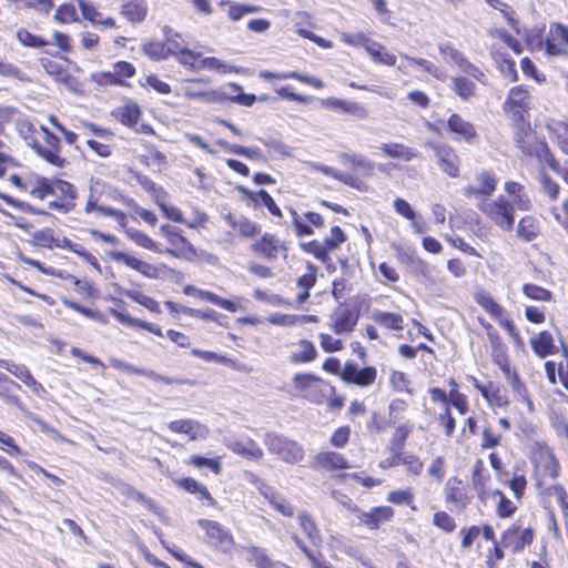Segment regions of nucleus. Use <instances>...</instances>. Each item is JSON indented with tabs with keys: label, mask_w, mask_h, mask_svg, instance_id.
<instances>
[{
	"label": "nucleus",
	"mask_w": 568,
	"mask_h": 568,
	"mask_svg": "<svg viewBox=\"0 0 568 568\" xmlns=\"http://www.w3.org/2000/svg\"><path fill=\"white\" fill-rule=\"evenodd\" d=\"M179 485L184 488L186 491L197 495L199 499H205L209 501L211 506H215L216 501L211 496L207 488L201 483L196 481L193 478H184L179 481Z\"/></svg>",
	"instance_id": "de8ad7c7"
},
{
	"label": "nucleus",
	"mask_w": 568,
	"mask_h": 568,
	"mask_svg": "<svg viewBox=\"0 0 568 568\" xmlns=\"http://www.w3.org/2000/svg\"><path fill=\"white\" fill-rule=\"evenodd\" d=\"M478 210L498 229L510 232L515 225L516 205L511 204L504 195L497 199H483L477 203Z\"/></svg>",
	"instance_id": "7ed1b4c3"
},
{
	"label": "nucleus",
	"mask_w": 568,
	"mask_h": 568,
	"mask_svg": "<svg viewBox=\"0 0 568 568\" xmlns=\"http://www.w3.org/2000/svg\"><path fill=\"white\" fill-rule=\"evenodd\" d=\"M199 526L205 531L206 542L210 546L223 552H229L232 549L234 545L233 536L221 524L214 520L201 519Z\"/></svg>",
	"instance_id": "0eeeda50"
},
{
	"label": "nucleus",
	"mask_w": 568,
	"mask_h": 568,
	"mask_svg": "<svg viewBox=\"0 0 568 568\" xmlns=\"http://www.w3.org/2000/svg\"><path fill=\"white\" fill-rule=\"evenodd\" d=\"M160 234L165 237L171 245L168 252L183 256L195 254L194 246L179 232L178 227L163 224L160 227Z\"/></svg>",
	"instance_id": "dca6fc26"
},
{
	"label": "nucleus",
	"mask_w": 568,
	"mask_h": 568,
	"mask_svg": "<svg viewBox=\"0 0 568 568\" xmlns=\"http://www.w3.org/2000/svg\"><path fill=\"white\" fill-rule=\"evenodd\" d=\"M311 467L318 470L334 471L348 469L351 465L343 454L323 449L315 455Z\"/></svg>",
	"instance_id": "2eb2a0df"
},
{
	"label": "nucleus",
	"mask_w": 568,
	"mask_h": 568,
	"mask_svg": "<svg viewBox=\"0 0 568 568\" xmlns=\"http://www.w3.org/2000/svg\"><path fill=\"white\" fill-rule=\"evenodd\" d=\"M508 381L509 385L511 387V390L515 395V398L519 402H523L527 405L529 412L534 410V404L529 398V393L525 384L520 381L517 373H509L508 372Z\"/></svg>",
	"instance_id": "c03bdc74"
},
{
	"label": "nucleus",
	"mask_w": 568,
	"mask_h": 568,
	"mask_svg": "<svg viewBox=\"0 0 568 568\" xmlns=\"http://www.w3.org/2000/svg\"><path fill=\"white\" fill-rule=\"evenodd\" d=\"M90 79L100 87H115L124 84V81H118V77L113 71L95 72L91 74Z\"/></svg>",
	"instance_id": "680f3d73"
},
{
	"label": "nucleus",
	"mask_w": 568,
	"mask_h": 568,
	"mask_svg": "<svg viewBox=\"0 0 568 568\" xmlns=\"http://www.w3.org/2000/svg\"><path fill=\"white\" fill-rule=\"evenodd\" d=\"M473 385L480 392L481 396L491 407H505L508 405L507 396L501 392L500 387L488 383L481 385L475 377H471Z\"/></svg>",
	"instance_id": "a878e982"
},
{
	"label": "nucleus",
	"mask_w": 568,
	"mask_h": 568,
	"mask_svg": "<svg viewBox=\"0 0 568 568\" xmlns=\"http://www.w3.org/2000/svg\"><path fill=\"white\" fill-rule=\"evenodd\" d=\"M292 223L297 236H310L313 234V229L308 225L305 213L298 214L295 210H290Z\"/></svg>",
	"instance_id": "052dcab7"
},
{
	"label": "nucleus",
	"mask_w": 568,
	"mask_h": 568,
	"mask_svg": "<svg viewBox=\"0 0 568 568\" xmlns=\"http://www.w3.org/2000/svg\"><path fill=\"white\" fill-rule=\"evenodd\" d=\"M197 297L207 302H211L215 305H217L221 308H224L231 313H235L239 310H241V305L234 301H229L225 298L220 297L213 292L201 290L197 292Z\"/></svg>",
	"instance_id": "8fccbe9b"
},
{
	"label": "nucleus",
	"mask_w": 568,
	"mask_h": 568,
	"mask_svg": "<svg viewBox=\"0 0 568 568\" xmlns=\"http://www.w3.org/2000/svg\"><path fill=\"white\" fill-rule=\"evenodd\" d=\"M530 344L535 354L541 358L554 354L556 349L552 335L547 331H542L532 337Z\"/></svg>",
	"instance_id": "e433bc0d"
},
{
	"label": "nucleus",
	"mask_w": 568,
	"mask_h": 568,
	"mask_svg": "<svg viewBox=\"0 0 568 568\" xmlns=\"http://www.w3.org/2000/svg\"><path fill=\"white\" fill-rule=\"evenodd\" d=\"M263 443L270 454L288 465L300 464L305 458L304 446L283 434L267 432L264 435Z\"/></svg>",
	"instance_id": "f03ea898"
},
{
	"label": "nucleus",
	"mask_w": 568,
	"mask_h": 568,
	"mask_svg": "<svg viewBox=\"0 0 568 568\" xmlns=\"http://www.w3.org/2000/svg\"><path fill=\"white\" fill-rule=\"evenodd\" d=\"M453 90L463 100H468L476 92V85L473 81L464 77L453 78Z\"/></svg>",
	"instance_id": "864d4df0"
},
{
	"label": "nucleus",
	"mask_w": 568,
	"mask_h": 568,
	"mask_svg": "<svg viewBox=\"0 0 568 568\" xmlns=\"http://www.w3.org/2000/svg\"><path fill=\"white\" fill-rule=\"evenodd\" d=\"M296 394L311 403L322 404L334 393V387L310 373H297L292 378Z\"/></svg>",
	"instance_id": "20e7f679"
},
{
	"label": "nucleus",
	"mask_w": 568,
	"mask_h": 568,
	"mask_svg": "<svg viewBox=\"0 0 568 568\" xmlns=\"http://www.w3.org/2000/svg\"><path fill=\"white\" fill-rule=\"evenodd\" d=\"M521 291L527 298L536 302H550L554 297L549 290L532 283L524 284Z\"/></svg>",
	"instance_id": "3c124183"
},
{
	"label": "nucleus",
	"mask_w": 568,
	"mask_h": 568,
	"mask_svg": "<svg viewBox=\"0 0 568 568\" xmlns=\"http://www.w3.org/2000/svg\"><path fill=\"white\" fill-rule=\"evenodd\" d=\"M496 176L487 171L480 172L476 178V183L467 186L464 194L468 199L481 201L488 199L496 190Z\"/></svg>",
	"instance_id": "a211bd4d"
},
{
	"label": "nucleus",
	"mask_w": 568,
	"mask_h": 568,
	"mask_svg": "<svg viewBox=\"0 0 568 568\" xmlns=\"http://www.w3.org/2000/svg\"><path fill=\"white\" fill-rule=\"evenodd\" d=\"M447 128L456 141L473 142L476 138V130L473 123L465 120L457 113H453L447 121Z\"/></svg>",
	"instance_id": "4be33fe9"
},
{
	"label": "nucleus",
	"mask_w": 568,
	"mask_h": 568,
	"mask_svg": "<svg viewBox=\"0 0 568 568\" xmlns=\"http://www.w3.org/2000/svg\"><path fill=\"white\" fill-rule=\"evenodd\" d=\"M366 52L375 63L387 67L396 64V57L376 41L366 44Z\"/></svg>",
	"instance_id": "ea45409f"
},
{
	"label": "nucleus",
	"mask_w": 568,
	"mask_h": 568,
	"mask_svg": "<svg viewBox=\"0 0 568 568\" xmlns=\"http://www.w3.org/2000/svg\"><path fill=\"white\" fill-rule=\"evenodd\" d=\"M298 523L310 541L315 546H320L322 544V536L314 519L306 513H302L298 515Z\"/></svg>",
	"instance_id": "49530a36"
},
{
	"label": "nucleus",
	"mask_w": 568,
	"mask_h": 568,
	"mask_svg": "<svg viewBox=\"0 0 568 568\" xmlns=\"http://www.w3.org/2000/svg\"><path fill=\"white\" fill-rule=\"evenodd\" d=\"M225 220L232 230L242 237L252 239L261 232V226L244 215L227 214Z\"/></svg>",
	"instance_id": "393cba45"
},
{
	"label": "nucleus",
	"mask_w": 568,
	"mask_h": 568,
	"mask_svg": "<svg viewBox=\"0 0 568 568\" xmlns=\"http://www.w3.org/2000/svg\"><path fill=\"white\" fill-rule=\"evenodd\" d=\"M505 191L510 196L508 200L511 204L516 205L519 211H528L531 207V202L524 193V187L517 182L509 181L505 183Z\"/></svg>",
	"instance_id": "473e14b6"
},
{
	"label": "nucleus",
	"mask_w": 568,
	"mask_h": 568,
	"mask_svg": "<svg viewBox=\"0 0 568 568\" xmlns=\"http://www.w3.org/2000/svg\"><path fill=\"white\" fill-rule=\"evenodd\" d=\"M139 184L149 193L152 194L155 203L160 202L162 197H168L166 192L163 187L156 185L152 180L146 176L139 175L138 176Z\"/></svg>",
	"instance_id": "774afa93"
},
{
	"label": "nucleus",
	"mask_w": 568,
	"mask_h": 568,
	"mask_svg": "<svg viewBox=\"0 0 568 568\" xmlns=\"http://www.w3.org/2000/svg\"><path fill=\"white\" fill-rule=\"evenodd\" d=\"M19 134L23 138L27 144L32 149L37 141L40 139V132L37 131L34 125L29 121H20L17 124Z\"/></svg>",
	"instance_id": "bf43d9fd"
},
{
	"label": "nucleus",
	"mask_w": 568,
	"mask_h": 568,
	"mask_svg": "<svg viewBox=\"0 0 568 568\" xmlns=\"http://www.w3.org/2000/svg\"><path fill=\"white\" fill-rule=\"evenodd\" d=\"M433 149L440 169L452 178L458 176L459 159L454 149L447 145H434Z\"/></svg>",
	"instance_id": "5701e85b"
},
{
	"label": "nucleus",
	"mask_w": 568,
	"mask_h": 568,
	"mask_svg": "<svg viewBox=\"0 0 568 568\" xmlns=\"http://www.w3.org/2000/svg\"><path fill=\"white\" fill-rule=\"evenodd\" d=\"M534 539L531 528H520L511 526L504 531L501 544L505 548H509L514 554L521 551L526 546L530 545Z\"/></svg>",
	"instance_id": "f3484780"
},
{
	"label": "nucleus",
	"mask_w": 568,
	"mask_h": 568,
	"mask_svg": "<svg viewBox=\"0 0 568 568\" xmlns=\"http://www.w3.org/2000/svg\"><path fill=\"white\" fill-rule=\"evenodd\" d=\"M125 296H128L132 301L139 303L140 305L144 306L145 308H148L152 313L158 314V313L161 312L160 305H159V303L155 300H153L152 297L143 294L142 292H140L138 290L126 291L125 292Z\"/></svg>",
	"instance_id": "5fc2aeb1"
},
{
	"label": "nucleus",
	"mask_w": 568,
	"mask_h": 568,
	"mask_svg": "<svg viewBox=\"0 0 568 568\" xmlns=\"http://www.w3.org/2000/svg\"><path fill=\"white\" fill-rule=\"evenodd\" d=\"M358 316L347 308H339L331 316L329 327L337 334H349L357 324Z\"/></svg>",
	"instance_id": "6ab92c4d"
},
{
	"label": "nucleus",
	"mask_w": 568,
	"mask_h": 568,
	"mask_svg": "<svg viewBox=\"0 0 568 568\" xmlns=\"http://www.w3.org/2000/svg\"><path fill=\"white\" fill-rule=\"evenodd\" d=\"M547 128L562 152L568 154V122L551 121Z\"/></svg>",
	"instance_id": "a18cd8bd"
},
{
	"label": "nucleus",
	"mask_w": 568,
	"mask_h": 568,
	"mask_svg": "<svg viewBox=\"0 0 568 568\" xmlns=\"http://www.w3.org/2000/svg\"><path fill=\"white\" fill-rule=\"evenodd\" d=\"M40 135L32 150L49 164L63 168L65 159L60 154L61 144L59 138L43 125L40 126Z\"/></svg>",
	"instance_id": "39448f33"
},
{
	"label": "nucleus",
	"mask_w": 568,
	"mask_h": 568,
	"mask_svg": "<svg viewBox=\"0 0 568 568\" xmlns=\"http://www.w3.org/2000/svg\"><path fill=\"white\" fill-rule=\"evenodd\" d=\"M245 559L257 568H282L283 565L273 560L266 549L257 546L244 547Z\"/></svg>",
	"instance_id": "cd10ccee"
},
{
	"label": "nucleus",
	"mask_w": 568,
	"mask_h": 568,
	"mask_svg": "<svg viewBox=\"0 0 568 568\" xmlns=\"http://www.w3.org/2000/svg\"><path fill=\"white\" fill-rule=\"evenodd\" d=\"M17 39L22 45L31 48H40L49 43L41 37L32 34L26 29H20L19 31H17Z\"/></svg>",
	"instance_id": "69168bd1"
},
{
	"label": "nucleus",
	"mask_w": 568,
	"mask_h": 568,
	"mask_svg": "<svg viewBox=\"0 0 568 568\" xmlns=\"http://www.w3.org/2000/svg\"><path fill=\"white\" fill-rule=\"evenodd\" d=\"M515 141L525 154L534 155L539 160L550 162L548 145L536 136L529 124H519L515 133Z\"/></svg>",
	"instance_id": "423d86ee"
},
{
	"label": "nucleus",
	"mask_w": 568,
	"mask_h": 568,
	"mask_svg": "<svg viewBox=\"0 0 568 568\" xmlns=\"http://www.w3.org/2000/svg\"><path fill=\"white\" fill-rule=\"evenodd\" d=\"M54 20L60 23H71L77 21L78 12L75 7L71 3L60 6L54 13Z\"/></svg>",
	"instance_id": "338daca9"
},
{
	"label": "nucleus",
	"mask_w": 568,
	"mask_h": 568,
	"mask_svg": "<svg viewBox=\"0 0 568 568\" xmlns=\"http://www.w3.org/2000/svg\"><path fill=\"white\" fill-rule=\"evenodd\" d=\"M3 367L24 383L36 395L42 396L45 392L43 386L33 378L30 371L24 365L4 362Z\"/></svg>",
	"instance_id": "bb28decb"
},
{
	"label": "nucleus",
	"mask_w": 568,
	"mask_h": 568,
	"mask_svg": "<svg viewBox=\"0 0 568 568\" xmlns=\"http://www.w3.org/2000/svg\"><path fill=\"white\" fill-rule=\"evenodd\" d=\"M226 447L234 454L253 462L264 458V452L260 445L250 437H233L225 440Z\"/></svg>",
	"instance_id": "9d476101"
},
{
	"label": "nucleus",
	"mask_w": 568,
	"mask_h": 568,
	"mask_svg": "<svg viewBox=\"0 0 568 568\" xmlns=\"http://www.w3.org/2000/svg\"><path fill=\"white\" fill-rule=\"evenodd\" d=\"M169 429L173 433L186 435L191 440L205 438L209 428L194 419H180L169 423Z\"/></svg>",
	"instance_id": "aec40b11"
},
{
	"label": "nucleus",
	"mask_w": 568,
	"mask_h": 568,
	"mask_svg": "<svg viewBox=\"0 0 568 568\" xmlns=\"http://www.w3.org/2000/svg\"><path fill=\"white\" fill-rule=\"evenodd\" d=\"M386 499L389 503L395 504V505L410 506L414 500V493H413L412 488L392 490L387 494Z\"/></svg>",
	"instance_id": "0e129e2a"
},
{
	"label": "nucleus",
	"mask_w": 568,
	"mask_h": 568,
	"mask_svg": "<svg viewBox=\"0 0 568 568\" xmlns=\"http://www.w3.org/2000/svg\"><path fill=\"white\" fill-rule=\"evenodd\" d=\"M260 78L263 79H295L303 83L310 84L316 89H322L324 87V82L315 77L298 73V72H284V73H273L266 70L260 72Z\"/></svg>",
	"instance_id": "72a5a7b5"
},
{
	"label": "nucleus",
	"mask_w": 568,
	"mask_h": 568,
	"mask_svg": "<svg viewBox=\"0 0 568 568\" xmlns=\"http://www.w3.org/2000/svg\"><path fill=\"white\" fill-rule=\"evenodd\" d=\"M317 355L314 344L310 341L302 339L297 344V349L290 355V362L293 364L310 363Z\"/></svg>",
	"instance_id": "a19ab883"
},
{
	"label": "nucleus",
	"mask_w": 568,
	"mask_h": 568,
	"mask_svg": "<svg viewBox=\"0 0 568 568\" xmlns=\"http://www.w3.org/2000/svg\"><path fill=\"white\" fill-rule=\"evenodd\" d=\"M175 95L183 97L187 100L201 101L203 103L231 101L244 106H251L256 101L254 94L239 92L236 95H231L224 90L212 89L210 87V80L206 78L182 80L175 90Z\"/></svg>",
	"instance_id": "f257e3e1"
},
{
	"label": "nucleus",
	"mask_w": 568,
	"mask_h": 568,
	"mask_svg": "<svg viewBox=\"0 0 568 568\" xmlns=\"http://www.w3.org/2000/svg\"><path fill=\"white\" fill-rule=\"evenodd\" d=\"M540 233V223L538 219L531 215L524 216L517 226V234L526 242L534 241Z\"/></svg>",
	"instance_id": "4c0bfd02"
},
{
	"label": "nucleus",
	"mask_w": 568,
	"mask_h": 568,
	"mask_svg": "<svg viewBox=\"0 0 568 568\" xmlns=\"http://www.w3.org/2000/svg\"><path fill=\"white\" fill-rule=\"evenodd\" d=\"M398 462L406 466V471L410 475L418 476L420 475L424 464L419 459V457L413 454H403L402 452L398 454Z\"/></svg>",
	"instance_id": "4d7b16f0"
},
{
	"label": "nucleus",
	"mask_w": 568,
	"mask_h": 568,
	"mask_svg": "<svg viewBox=\"0 0 568 568\" xmlns=\"http://www.w3.org/2000/svg\"><path fill=\"white\" fill-rule=\"evenodd\" d=\"M402 59L407 61L413 67H418L422 71L432 74L435 78L440 77L439 69L430 61L423 58H413L405 53L400 54Z\"/></svg>",
	"instance_id": "13d9d810"
},
{
	"label": "nucleus",
	"mask_w": 568,
	"mask_h": 568,
	"mask_svg": "<svg viewBox=\"0 0 568 568\" xmlns=\"http://www.w3.org/2000/svg\"><path fill=\"white\" fill-rule=\"evenodd\" d=\"M197 69L214 71L220 74H227V73H233V72L237 73L239 72V69L236 67L231 65L215 57L202 58L199 61Z\"/></svg>",
	"instance_id": "37998d69"
},
{
	"label": "nucleus",
	"mask_w": 568,
	"mask_h": 568,
	"mask_svg": "<svg viewBox=\"0 0 568 568\" xmlns=\"http://www.w3.org/2000/svg\"><path fill=\"white\" fill-rule=\"evenodd\" d=\"M55 200L49 202V209L69 213L75 206L77 191L74 186L63 180H53L51 194Z\"/></svg>",
	"instance_id": "6e6552de"
},
{
	"label": "nucleus",
	"mask_w": 568,
	"mask_h": 568,
	"mask_svg": "<svg viewBox=\"0 0 568 568\" xmlns=\"http://www.w3.org/2000/svg\"><path fill=\"white\" fill-rule=\"evenodd\" d=\"M143 52L154 60H163L169 57L165 42L151 41L143 45Z\"/></svg>",
	"instance_id": "e2e57ef3"
},
{
	"label": "nucleus",
	"mask_w": 568,
	"mask_h": 568,
	"mask_svg": "<svg viewBox=\"0 0 568 568\" xmlns=\"http://www.w3.org/2000/svg\"><path fill=\"white\" fill-rule=\"evenodd\" d=\"M536 469L545 477L556 478L559 471V464L552 452L548 448H540L535 454Z\"/></svg>",
	"instance_id": "b1692460"
},
{
	"label": "nucleus",
	"mask_w": 568,
	"mask_h": 568,
	"mask_svg": "<svg viewBox=\"0 0 568 568\" xmlns=\"http://www.w3.org/2000/svg\"><path fill=\"white\" fill-rule=\"evenodd\" d=\"M355 517L359 525H363L371 530H375L378 529L381 525L393 519L394 509L389 506H377L369 510H363L359 508Z\"/></svg>",
	"instance_id": "f8f14e48"
},
{
	"label": "nucleus",
	"mask_w": 568,
	"mask_h": 568,
	"mask_svg": "<svg viewBox=\"0 0 568 568\" xmlns=\"http://www.w3.org/2000/svg\"><path fill=\"white\" fill-rule=\"evenodd\" d=\"M413 432V424L404 423L395 428L393 438L390 440V450L400 453L405 446L406 439Z\"/></svg>",
	"instance_id": "603ef678"
},
{
	"label": "nucleus",
	"mask_w": 568,
	"mask_h": 568,
	"mask_svg": "<svg viewBox=\"0 0 568 568\" xmlns=\"http://www.w3.org/2000/svg\"><path fill=\"white\" fill-rule=\"evenodd\" d=\"M545 50L550 57H568V28L566 26L550 24L545 40Z\"/></svg>",
	"instance_id": "1a4fd4ad"
},
{
	"label": "nucleus",
	"mask_w": 568,
	"mask_h": 568,
	"mask_svg": "<svg viewBox=\"0 0 568 568\" xmlns=\"http://www.w3.org/2000/svg\"><path fill=\"white\" fill-rule=\"evenodd\" d=\"M126 235L139 246L146 248L149 251L155 252V253H162V248L158 243H155L148 234L134 230V229H124Z\"/></svg>",
	"instance_id": "09e8293b"
},
{
	"label": "nucleus",
	"mask_w": 568,
	"mask_h": 568,
	"mask_svg": "<svg viewBox=\"0 0 568 568\" xmlns=\"http://www.w3.org/2000/svg\"><path fill=\"white\" fill-rule=\"evenodd\" d=\"M371 318L381 326L392 331H402L404 318L398 313L383 312L374 310L371 314Z\"/></svg>",
	"instance_id": "c9c22d12"
},
{
	"label": "nucleus",
	"mask_w": 568,
	"mask_h": 568,
	"mask_svg": "<svg viewBox=\"0 0 568 568\" xmlns=\"http://www.w3.org/2000/svg\"><path fill=\"white\" fill-rule=\"evenodd\" d=\"M320 105L326 110L349 114L356 119L364 120L368 116L367 109L358 102L343 100L337 98H325L318 101Z\"/></svg>",
	"instance_id": "ddd939ff"
},
{
	"label": "nucleus",
	"mask_w": 568,
	"mask_h": 568,
	"mask_svg": "<svg viewBox=\"0 0 568 568\" xmlns=\"http://www.w3.org/2000/svg\"><path fill=\"white\" fill-rule=\"evenodd\" d=\"M316 282V267L312 264L306 265V272L302 274L297 280V286L302 291L296 300L300 304L304 303L308 296V291L314 286Z\"/></svg>",
	"instance_id": "79ce46f5"
},
{
	"label": "nucleus",
	"mask_w": 568,
	"mask_h": 568,
	"mask_svg": "<svg viewBox=\"0 0 568 568\" xmlns=\"http://www.w3.org/2000/svg\"><path fill=\"white\" fill-rule=\"evenodd\" d=\"M252 248L268 260L277 258L286 251L284 243L273 234L265 233L262 239L252 245Z\"/></svg>",
	"instance_id": "412c9836"
},
{
	"label": "nucleus",
	"mask_w": 568,
	"mask_h": 568,
	"mask_svg": "<svg viewBox=\"0 0 568 568\" xmlns=\"http://www.w3.org/2000/svg\"><path fill=\"white\" fill-rule=\"evenodd\" d=\"M445 498L448 504L456 508H465L469 504V498L465 494L460 480L450 478L445 485Z\"/></svg>",
	"instance_id": "7c9ffc66"
},
{
	"label": "nucleus",
	"mask_w": 568,
	"mask_h": 568,
	"mask_svg": "<svg viewBox=\"0 0 568 568\" xmlns=\"http://www.w3.org/2000/svg\"><path fill=\"white\" fill-rule=\"evenodd\" d=\"M382 154L386 158L409 162L417 156V151L398 142H386L379 145Z\"/></svg>",
	"instance_id": "c85d7f7f"
},
{
	"label": "nucleus",
	"mask_w": 568,
	"mask_h": 568,
	"mask_svg": "<svg viewBox=\"0 0 568 568\" xmlns=\"http://www.w3.org/2000/svg\"><path fill=\"white\" fill-rule=\"evenodd\" d=\"M530 108V95L523 87L513 88L505 102V111L515 120L523 121L524 113Z\"/></svg>",
	"instance_id": "9b49d317"
},
{
	"label": "nucleus",
	"mask_w": 568,
	"mask_h": 568,
	"mask_svg": "<svg viewBox=\"0 0 568 568\" xmlns=\"http://www.w3.org/2000/svg\"><path fill=\"white\" fill-rule=\"evenodd\" d=\"M141 109L140 106L132 101L125 102L123 105L118 106L112 115L123 125L133 128L138 124L141 118Z\"/></svg>",
	"instance_id": "c756f323"
},
{
	"label": "nucleus",
	"mask_w": 568,
	"mask_h": 568,
	"mask_svg": "<svg viewBox=\"0 0 568 568\" xmlns=\"http://www.w3.org/2000/svg\"><path fill=\"white\" fill-rule=\"evenodd\" d=\"M339 160L345 165H349L354 169L361 170L365 175L374 174L375 164L365 155L356 153H341Z\"/></svg>",
	"instance_id": "f704fd0d"
},
{
	"label": "nucleus",
	"mask_w": 568,
	"mask_h": 568,
	"mask_svg": "<svg viewBox=\"0 0 568 568\" xmlns=\"http://www.w3.org/2000/svg\"><path fill=\"white\" fill-rule=\"evenodd\" d=\"M439 53L445 62L459 65L464 62L463 53L456 49L450 42H443L438 45Z\"/></svg>",
	"instance_id": "6e6d98bb"
},
{
	"label": "nucleus",
	"mask_w": 568,
	"mask_h": 568,
	"mask_svg": "<svg viewBox=\"0 0 568 568\" xmlns=\"http://www.w3.org/2000/svg\"><path fill=\"white\" fill-rule=\"evenodd\" d=\"M121 13L132 23L142 22L148 14L146 0H129L122 4Z\"/></svg>",
	"instance_id": "2f4dec72"
},
{
	"label": "nucleus",
	"mask_w": 568,
	"mask_h": 568,
	"mask_svg": "<svg viewBox=\"0 0 568 568\" xmlns=\"http://www.w3.org/2000/svg\"><path fill=\"white\" fill-rule=\"evenodd\" d=\"M341 377L346 383L367 387L374 384L377 369L373 366L359 368L355 363H347L341 373Z\"/></svg>",
	"instance_id": "4468645a"
},
{
	"label": "nucleus",
	"mask_w": 568,
	"mask_h": 568,
	"mask_svg": "<svg viewBox=\"0 0 568 568\" xmlns=\"http://www.w3.org/2000/svg\"><path fill=\"white\" fill-rule=\"evenodd\" d=\"M476 303L481 306L494 320L503 317L505 310L498 304L493 296L484 290L475 293Z\"/></svg>",
	"instance_id": "58836bf2"
}]
</instances>
